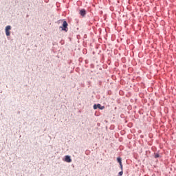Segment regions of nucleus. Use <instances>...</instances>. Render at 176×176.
Wrapping results in <instances>:
<instances>
[{"mask_svg": "<svg viewBox=\"0 0 176 176\" xmlns=\"http://www.w3.org/2000/svg\"><path fill=\"white\" fill-rule=\"evenodd\" d=\"M63 21V26L60 27L62 31H68V23H67V21Z\"/></svg>", "mask_w": 176, "mask_h": 176, "instance_id": "nucleus-1", "label": "nucleus"}, {"mask_svg": "<svg viewBox=\"0 0 176 176\" xmlns=\"http://www.w3.org/2000/svg\"><path fill=\"white\" fill-rule=\"evenodd\" d=\"M10 30H12V27L10 25H8L6 28V34L7 36H10Z\"/></svg>", "mask_w": 176, "mask_h": 176, "instance_id": "nucleus-2", "label": "nucleus"}, {"mask_svg": "<svg viewBox=\"0 0 176 176\" xmlns=\"http://www.w3.org/2000/svg\"><path fill=\"white\" fill-rule=\"evenodd\" d=\"M65 162H66L67 163H71V162H72V160L71 159L70 156L66 155L65 157Z\"/></svg>", "mask_w": 176, "mask_h": 176, "instance_id": "nucleus-3", "label": "nucleus"}, {"mask_svg": "<svg viewBox=\"0 0 176 176\" xmlns=\"http://www.w3.org/2000/svg\"><path fill=\"white\" fill-rule=\"evenodd\" d=\"M80 16H82V17H85V16H86V10L85 9H82L80 11Z\"/></svg>", "mask_w": 176, "mask_h": 176, "instance_id": "nucleus-4", "label": "nucleus"}, {"mask_svg": "<svg viewBox=\"0 0 176 176\" xmlns=\"http://www.w3.org/2000/svg\"><path fill=\"white\" fill-rule=\"evenodd\" d=\"M118 162L119 163L121 169H123V165L122 164V158L118 157L117 158Z\"/></svg>", "mask_w": 176, "mask_h": 176, "instance_id": "nucleus-5", "label": "nucleus"}, {"mask_svg": "<svg viewBox=\"0 0 176 176\" xmlns=\"http://www.w3.org/2000/svg\"><path fill=\"white\" fill-rule=\"evenodd\" d=\"M97 107H98V108L99 109H104L105 108V107H104V106H102V107H101V104H97Z\"/></svg>", "mask_w": 176, "mask_h": 176, "instance_id": "nucleus-6", "label": "nucleus"}, {"mask_svg": "<svg viewBox=\"0 0 176 176\" xmlns=\"http://www.w3.org/2000/svg\"><path fill=\"white\" fill-rule=\"evenodd\" d=\"M155 159H157V157H160V155L158 153H157L155 155Z\"/></svg>", "mask_w": 176, "mask_h": 176, "instance_id": "nucleus-7", "label": "nucleus"}, {"mask_svg": "<svg viewBox=\"0 0 176 176\" xmlns=\"http://www.w3.org/2000/svg\"><path fill=\"white\" fill-rule=\"evenodd\" d=\"M118 175H119V176L123 175V171L119 172Z\"/></svg>", "mask_w": 176, "mask_h": 176, "instance_id": "nucleus-8", "label": "nucleus"}, {"mask_svg": "<svg viewBox=\"0 0 176 176\" xmlns=\"http://www.w3.org/2000/svg\"><path fill=\"white\" fill-rule=\"evenodd\" d=\"M97 108H98L97 104H94V109H97Z\"/></svg>", "mask_w": 176, "mask_h": 176, "instance_id": "nucleus-9", "label": "nucleus"}]
</instances>
